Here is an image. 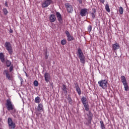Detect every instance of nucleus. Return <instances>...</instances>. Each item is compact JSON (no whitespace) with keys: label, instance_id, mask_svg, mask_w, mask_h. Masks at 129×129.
Wrapping results in <instances>:
<instances>
[{"label":"nucleus","instance_id":"nucleus-1","mask_svg":"<svg viewBox=\"0 0 129 129\" xmlns=\"http://www.w3.org/2000/svg\"><path fill=\"white\" fill-rule=\"evenodd\" d=\"M78 56L80 59V62L82 64H85V56H84L82 50L80 48L78 49Z\"/></svg>","mask_w":129,"mask_h":129},{"label":"nucleus","instance_id":"nucleus-2","mask_svg":"<svg viewBox=\"0 0 129 129\" xmlns=\"http://www.w3.org/2000/svg\"><path fill=\"white\" fill-rule=\"evenodd\" d=\"M81 101L85 108L86 111H89V104H88V101H87V98L85 97H83L81 98Z\"/></svg>","mask_w":129,"mask_h":129},{"label":"nucleus","instance_id":"nucleus-3","mask_svg":"<svg viewBox=\"0 0 129 129\" xmlns=\"http://www.w3.org/2000/svg\"><path fill=\"white\" fill-rule=\"evenodd\" d=\"M98 83L99 84V86L102 88V89H107V86H108V83L107 82V81L105 80L99 81Z\"/></svg>","mask_w":129,"mask_h":129},{"label":"nucleus","instance_id":"nucleus-4","mask_svg":"<svg viewBox=\"0 0 129 129\" xmlns=\"http://www.w3.org/2000/svg\"><path fill=\"white\" fill-rule=\"evenodd\" d=\"M121 81L122 83H123L125 91H128V85H127V83L126 82V79H125V77L122 76L121 77Z\"/></svg>","mask_w":129,"mask_h":129},{"label":"nucleus","instance_id":"nucleus-5","mask_svg":"<svg viewBox=\"0 0 129 129\" xmlns=\"http://www.w3.org/2000/svg\"><path fill=\"white\" fill-rule=\"evenodd\" d=\"M6 106L8 109V110H13L15 108V106L14 104L12 103V101H11V99H8L7 100V102L6 103Z\"/></svg>","mask_w":129,"mask_h":129},{"label":"nucleus","instance_id":"nucleus-6","mask_svg":"<svg viewBox=\"0 0 129 129\" xmlns=\"http://www.w3.org/2000/svg\"><path fill=\"white\" fill-rule=\"evenodd\" d=\"M5 46L6 50L8 51L9 54L12 55V54H13V48H12V45L11 44V43L6 42L5 44Z\"/></svg>","mask_w":129,"mask_h":129},{"label":"nucleus","instance_id":"nucleus-7","mask_svg":"<svg viewBox=\"0 0 129 129\" xmlns=\"http://www.w3.org/2000/svg\"><path fill=\"white\" fill-rule=\"evenodd\" d=\"M52 4V0H44L41 4L42 8H48Z\"/></svg>","mask_w":129,"mask_h":129},{"label":"nucleus","instance_id":"nucleus-8","mask_svg":"<svg viewBox=\"0 0 129 129\" xmlns=\"http://www.w3.org/2000/svg\"><path fill=\"white\" fill-rule=\"evenodd\" d=\"M66 8L67 9V11L68 13H73V7L69 3H66L65 4Z\"/></svg>","mask_w":129,"mask_h":129},{"label":"nucleus","instance_id":"nucleus-9","mask_svg":"<svg viewBox=\"0 0 129 129\" xmlns=\"http://www.w3.org/2000/svg\"><path fill=\"white\" fill-rule=\"evenodd\" d=\"M8 121L10 128L14 129L16 127V124L13 122V120H12L11 118H8Z\"/></svg>","mask_w":129,"mask_h":129},{"label":"nucleus","instance_id":"nucleus-10","mask_svg":"<svg viewBox=\"0 0 129 129\" xmlns=\"http://www.w3.org/2000/svg\"><path fill=\"white\" fill-rule=\"evenodd\" d=\"M4 75H6V78L8 79V80H12V75L10 74V72L8 70H5L3 72Z\"/></svg>","mask_w":129,"mask_h":129},{"label":"nucleus","instance_id":"nucleus-11","mask_svg":"<svg viewBox=\"0 0 129 129\" xmlns=\"http://www.w3.org/2000/svg\"><path fill=\"white\" fill-rule=\"evenodd\" d=\"M56 16L58 22L60 24H62V23H63V18H62V15H61V14H60V13L58 12H56Z\"/></svg>","mask_w":129,"mask_h":129},{"label":"nucleus","instance_id":"nucleus-12","mask_svg":"<svg viewBox=\"0 0 129 129\" xmlns=\"http://www.w3.org/2000/svg\"><path fill=\"white\" fill-rule=\"evenodd\" d=\"M65 33L68 38H67L68 41H73V40H74V37H73V36L70 35V33H69L68 31H66Z\"/></svg>","mask_w":129,"mask_h":129},{"label":"nucleus","instance_id":"nucleus-13","mask_svg":"<svg viewBox=\"0 0 129 129\" xmlns=\"http://www.w3.org/2000/svg\"><path fill=\"white\" fill-rule=\"evenodd\" d=\"M119 49V44L117 43H114L112 45V50L115 52L116 50Z\"/></svg>","mask_w":129,"mask_h":129},{"label":"nucleus","instance_id":"nucleus-14","mask_svg":"<svg viewBox=\"0 0 129 129\" xmlns=\"http://www.w3.org/2000/svg\"><path fill=\"white\" fill-rule=\"evenodd\" d=\"M87 9H82L81 10L80 15L82 17H85L87 15Z\"/></svg>","mask_w":129,"mask_h":129},{"label":"nucleus","instance_id":"nucleus-15","mask_svg":"<svg viewBox=\"0 0 129 129\" xmlns=\"http://www.w3.org/2000/svg\"><path fill=\"white\" fill-rule=\"evenodd\" d=\"M56 16L54 14H51L49 16V21L50 23H54L56 21Z\"/></svg>","mask_w":129,"mask_h":129},{"label":"nucleus","instance_id":"nucleus-16","mask_svg":"<svg viewBox=\"0 0 129 129\" xmlns=\"http://www.w3.org/2000/svg\"><path fill=\"white\" fill-rule=\"evenodd\" d=\"M44 78L46 82H49V80H50V74L49 73H45L44 74Z\"/></svg>","mask_w":129,"mask_h":129},{"label":"nucleus","instance_id":"nucleus-17","mask_svg":"<svg viewBox=\"0 0 129 129\" xmlns=\"http://www.w3.org/2000/svg\"><path fill=\"white\" fill-rule=\"evenodd\" d=\"M75 88L76 89V91L78 92L79 95H80V94H81V90H80V88L79 87L78 84H76L75 85Z\"/></svg>","mask_w":129,"mask_h":129},{"label":"nucleus","instance_id":"nucleus-18","mask_svg":"<svg viewBox=\"0 0 129 129\" xmlns=\"http://www.w3.org/2000/svg\"><path fill=\"white\" fill-rule=\"evenodd\" d=\"M0 59L2 63H5V55L3 52L0 53Z\"/></svg>","mask_w":129,"mask_h":129},{"label":"nucleus","instance_id":"nucleus-19","mask_svg":"<svg viewBox=\"0 0 129 129\" xmlns=\"http://www.w3.org/2000/svg\"><path fill=\"white\" fill-rule=\"evenodd\" d=\"M38 111H43V104L40 103L37 106Z\"/></svg>","mask_w":129,"mask_h":129},{"label":"nucleus","instance_id":"nucleus-20","mask_svg":"<svg viewBox=\"0 0 129 129\" xmlns=\"http://www.w3.org/2000/svg\"><path fill=\"white\" fill-rule=\"evenodd\" d=\"M96 14V10H95V9H93V12L91 13V16H92L93 19H95Z\"/></svg>","mask_w":129,"mask_h":129},{"label":"nucleus","instance_id":"nucleus-21","mask_svg":"<svg viewBox=\"0 0 129 129\" xmlns=\"http://www.w3.org/2000/svg\"><path fill=\"white\" fill-rule=\"evenodd\" d=\"M105 9L108 13H110V9L109 8V5H108V4H106L105 6Z\"/></svg>","mask_w":129,"mask_h":129},{"label":"nucleus","instance_id":"nucleus-22","mask_svg":"<svg viewBox=\"0 0 129 129\" xmlns=\"http://www.w3.org/2000/svg\"><path fill=\"white\" fill-rule=\"evenodd\" d=\"M63 91H64V93H66V94H67V88L66 87V86L64 84L62 85V88Z\"/></svg>","mask_w":129,"mask_h":129},{"label":"nucleus","instance_id":"nucleus-23","mask_svg":"<svg viewBox=\"0 0 129 129\" xmlns=\"http://www.w3.org/2000/svg\"><path fill=\"white\" fill-rule=\"evenodd\" d=\"M100 125H101V129H106L105 128V125H104V123H103V121L101 120L100 121Z\"/></svg>","mask_w":129,"mask_h":129},{"label":"nucleus","instance_id":"nucleus-24","mask_svg":"<svg viewBox=\"0 0 129 129\" xmlns=\"http://www.w3.org/2000/svg\"><path fill=\"white\" fill-rule=\"evenodd\" d=\"M35 101L36 103H40L41 102V98L39 97H37L35 99Z\"/></svg>","mask_w":129,"mask_h":129},{"label":"nucleus","instance_id":"nucleus-25","mask_svg":"<svg viewBox=\"0 0 129 129\" xmlns=\"http://www.w3.org/2000/svg\"><path fill=\"white\" fill-rule=\"evenodd\" d=\"M60 43L62 45H66V44L67 43V40H66V39H62Z\"/></svg>","mask_w":129,"mask_h":129},{"label":"nucleus","instance_id":"nucleus-26","mask_svg":"<svg viewBox=\"0 0 129 129\" xmlns=\"http://www.w3.org/2000/svg\"><path fill=\"white\" fill-rule=\"evenodd\" d=\"M6 65L7 66V67H10V66H11V65H12V62L10 60H7L6 61Z\"/></svg>","mask_w":129,"mask_h":129},{"label":"nucleus","instance_id":"nucleus-27","mask_svg":"<svg viewBox=\"0 0 129 129\" xmlns=\"http://www.w3.org/2000/svg\"><path fill=\"white\" fill-rule=\"evenodd\" d=\"M119 12L120 15H122V14H123V8H122L121 7H120L119 8Z\"/></svg>","mask_w":129,"mask_h":129},{"label":"nucleus","instance_id":"nucleus-28","mask_svg":"<svg viewBox=\"0 0 129 129\" xmlns=\"http://www.w3.org/2000/svg\"><path fill=\"white\" fill-rule=\"evenodd\" d=\"M3 12L5 15H7L8 14H9V11H8V10H7L6 8H4L3 9Z\"/></svg>","mask_w":129,"mask_h":129},{"label":"nucleus","instance_id":"nucleus-29","mask_svg":"<svg viewBox=\"0 0 129 129\" xmlns=\"http://www.w3.org/2000/svg\"><path fill=\"white\" fill-rule=\"evenodd\" d=\"M33 84L34 86L37 87L38 85H39V83L38 82V81H34Z\"/></svg>","mask_w":129,"mask_h":129},{"label":"nucleus","instance_id":"nucleus-30","mask_svg":"<svg viewBox=\"0 0 129 129\" xmlns=\"http://www.w3.org/2000/svg\"><path fill=\"white\" fill-rule=\"evenodd\" d=\"M91 30H92V26H91V25H89L88 27V31L89 32H91Z\"/></svg>","mask_w":129,"mask_h":129},{"label":"nucleus","instance_id":"nucleus-31","mask_svg":"<svg viewBox=\"0 0 129 129\" xmlns=\"http://www.w3.org/2000/svg\"><path fill=\"white\" fill-rule=\"evenodd\" d=\"M14 70V66L11 65L10 68V72H12Z\"/></svg>","mask_w":129,"mask_h":129},{"label":"nucleus","instance_id":"nucleus-32","mask_svg":"<svg viewBox=\"0 0 129 129\" xmlns=\"http://www.w3.org/2000/svg\"><path fill=\"white\" fill-rule=\"evenodd\" d=\"M49 55L47 54V52H45V59H48Z\"/></svg>","mask_w":129,"mask_h":129},{"label":"nucleus","instance_id":"nucleus-33","mask_svg":"<svg viewBox=\"0 0 129 129\" xmlns=\"http://www.w3.org/2000/svg\"><path fill=\"white\" fill-rule=\"evenodd\" d=\"M100 3H102V4H104V2H105V0H99Z\"/></svg>","mask_w":129,"mask_h":129},{"label":"nucleus","instance_id":"nucleus-34","mask_svg":"<svg viewBox=\"0 0 129 129\" xmlns=\"http://www.w3.org/2000/svg\"><path fill=\"white\" fill-rule=\"evenodd\" d=\"M79 2L80 4H82V1L81 0H77Z\"/></svg>","mask_w":129,"mask_h":129},{"label":"nucleus","instance_id":"nucleus-35","mask_svg":"<svg viewBox=\"0 0 129 129\" xmlns=\"http://www.w3.org/2000/svg\"><path fill=\"white\" fill-rule=\"evenodd\" d=\"M5 7H8V3L7 2L5 3Z\"/></svg>","mask_w":129,"mask_h":129},{"label":"nucleus","instance_id":"nucleus-36","mask_svg":"<svg viewBox=\"0 0 129 129\" xmlns=\"http://www.w3.org/2000/svg\"><path fill=\"white\" fill-rule=\"evenodd\" d=\"M10 32L11 33H13V30L10 29Z\"/></svg>","mask_w":129,"mask_h":129},{"label":"nucleus","instance_id":"nucleus-37","mask_svg":"<svg viewBox=\"0 0 129 129\" xmlns=\"http://www.w3.org/2000/svg\"><path fill=\"white\" fill-rule=\"evenodd\" d=\"M23 80H21V84H22V83H23Z\"/></svg>","mask_w":129,"mask_h":129}]
</instances>
